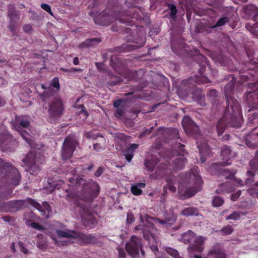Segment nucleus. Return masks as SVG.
I'll use <instances>...</instances> for the list:
<instances>
[{
  "instance_id": "obj_21",
  "label": "nucleus",
  "mask_w": 258,
  "mask_h": 258,
  "mask_svg": "<svg viewBox=\"0 0 258 258\" xmlns=\"http://www.w3.org/2000/svg\"><path fill=\"white\" fill-rule=\"evenodd\" d=\"M234 190V183L232 181H227L220 184L215 192L218 194H229L233 192Z\"/></svg>"
},
{
  "instance_id": "obj_56",
  "label": "nucleus",
  "mask_w": 258,
  "mask_h": 258,
  "mask_svg": "<svg viewBox=\"0 0 258 258\" xmlns=\"http://www.w3.org/2000/svg\"><path fill=\"white\" fill-rule=\"evenodd\" d=\"M41 8L44 11L49 13L51 16H53V14L51 11V7L47 4H42L40 6Z\"/></svg>"
},
{
  "instance_id": "obj_51",
  "label": "nucleus",
  "mask_w": 258,
  "mask_h": 258,
  "mask_svg": "<svg viewBox=\"0 0 258 258\" xmlns=\"http://www.w3.org/2000/svg\"><path fill=\"white\" fill-rule=\"evenodd\" d=\"M205 96L204 95H202V94H199L197 96V102L201 106H206V103L205 102Z\"/></svg>"
},
{
  "instance_id": "obj_4",
  "label": "nucleus",
  "mask_w": 258,
  "mask_h": 258,
  "mask_svg": "<svg viewBox=\"0 0 258 258\" xmlns=\"http://www.w3.org/2000/svg\"><path fill=\"white\" fill-rule=\"evenodd\" d=\"M181 241L184 244H190L187 247L188 250L190 252H201L204 250L203 244L204 239L203 237H196L195 233L191 230H188L182 234Z\"/></svg>"
},
{
  "instance_id": "obj_59",
  "label": "nucleus",
  "mask_w": 258,
  "mask_h": 258,
  "mask_svg": "<svg viewBox=\"0 0 258 258\" xmlns=\"http://www.w3.org/2000/svg\"><path fill=\"white\" fill-rule=\"evenodd\" d=\"M241 194V190H239L231 195V200L232 201H236Z\"/></svg>"
},
{
  "instance_id": "obj_15",
  "label": "nucleus",
  "mask_w": 258,
  "mask_h": 258,
  "mask_svg": "<svg viewBox=\"0 0 258 258\" xmlns=\"http://www.w3.org/2000/svg\"><path fill=\"white\" fill-rule=\"evenodd\" d=\"M41 87L43 89L47 90L42 94V97L43 98L49 97L59 90V79L57 77H55L51 81L49 86H47V85L42 84Z\"/></svg>"
},
{
  "instance_id": "obj_17",
  "label": "nucleus",
  "mask_w": 258,
  "mask_h": 258,
  "mask_svg": "<svg viewBox=\"0 0 258 258\" xmlns=\"http://www.w3.org/2000/svg\"><path fill=\"white\" fill-rule=\"evenodd\" d=\"M27 202L28 204L32 206L41 212V215L43 216L45 215L46 211L49 213L51 211V207L47 202H43L42 205H40L38 202L31 198H27Z\"/></svg>"
},
{
  "instance_id": "obj_14",
  "label": "nucleus",
  "mask_w": 258,
  "mask_h": 258,
  "mask_svg": "<svg viewBox=\"0 0 258 258\" xmlns=\"http://www.w3.org/2000/svg\"><path fill=\"white\" fill-rule=\"evenodd\" d=\"M182 125L187 134L195 136L199 135L200 131L199 126L188 116H185L183 117L182 120Z\"/></svg>"
},
{
  "instance_id": "obj_34",
  "label": "nucleus",
  "mask_w": 258,
  "mask_h": 258,
  "mask_svg": "<svg viewBox=\"0 0 258 258\" xmlns=\"http://www.w3.org/2000/svg\"><path fill=\"white\" fill-rule=\"evenodd\" d=\"M16 121L17 123L19 122L18 124L21 127L27 128L29 126L30 124V119L27 116L22 115L16 116Z\"/></svg>"
},
{
  "instance_id": "obj_38",
  "label": "nucleus",
  "mask_w": 258,
  "mask_h": 258,
  "mask_svg": "<svg viewBox=\"0 0 258 258\" xmlns=\"http://www.w3.org/2000/svg\"><path fill=\"white\" fill-rule=\"evenodd\" d=\"M198 58L201 60V62L199 63V67H200L199 72L200 74H202L205 71L206 66L208 64V59L202 55H199Z\"/></svg>"
},
{
  "instance_id": "obj_26",
  "label": "nucleus",
  "mask_w": 258,
  "mask_h": 258,
  "mask_svg": "<svg viewBox=\"0 0 258 258\" xmlns=\"http://www.w3.org/2000/svg\"><path fill=\"white\" fill-rule=\"evenodd\" d=\"M138 47L136 45H131L128 43L123 44L120 46L116 47L113 48H110L108 50L109 52H123L125 51H131L136 49Z\"/></svg>"
},
{
  "instance_id": "obj_3",
  "label": "nucleus",
  "mask_w": 258,
  "mask_h": 258,
  "mask_svg": "<svg viewBox=\"0 0 258 258\" xmlns=\"http://www.w3.org/2000/svg\"><path fill=\"white\" fill-rule=\"evenodd\" d=\"M241 110H239L238 113L233 114L232 109L226 107L225 112L222 118L219 119L216 125L218 135L220 137L224 133L226 127L228 125L235 127L239 128L241 126L240 116Z\"/></svg>"
},
{
  "instance_id": "obj_47",
  "label": "nucleus",
  "mask_w": 258,
  "mask_h": 258,
  "mask_svg": "<svg viewBox=\"0 0 258 258\" xmlns=\"http://www.w3.org/2000/svg\"><path fill=\"white\" fill-rule=\"evenodd\" d=\"M241 214H243V213L239 211H234L226 218V220H239L241 218Z\"/></svg>"
},
{
  "instance_id": "obj_12",
  "label": "nucleus",
  "mask_w": 258,
  "mask_h": 258,
  "mask_svg": "<svg viewBox=\"0 0 258 258\" xmlns=\"http://www.w3.org/2000/svg\"><path fill=\"white\" fill-rule=\"evenodd\" d=\"M231 150L229 146H224L221 148V156L222 161L214 163L211 164V168L216 170H220V167L228 165L231 164Z\"/></svg>"
},
{
  "instance_id": "obj_58",
  "label": "nucleus",
  "mask_w": 258,
  "mask_h": 258,
  "mask_svg": "<svg viewBox=\"0 0 258 258\" xmlns=\"http://www.w3.org/2000/svg\"><path fill=\"white\" fill-rule=\"evenodd\" d=\"M135 220V218L134 214L132 213H127L126 217V223L130 224L133 223Z\"/></svg>"
},
{
  "instance_id": "obj_11",
  "label": "nucleus",
  "mask_w": 258,
  "mask_h": 258,
  "mask_svg": "<svg viewBox=\"0 0 258 258\" xmlns=\"http://www.w3.org/2000/svg\"><path fill=\"white\" fill-rule=\"evenodd\" d=\"M72 238L82 244H88L95 243L96 238L91 234H86L76 231L66 230V238Z\"/></svg>"
},
{
  "instance_id": "obj_20",
  "label": "nucleus",
  "mask_w": 258,
  "mask_h": 258,
  "mask_svg": "<svg viewBox=\"0 0 258 258\" xmlns=\"http://www.w3.org/2000/svg\"><path fill=\"white\" fill-rule=\"evenodd\" d=\"M207 95L212 104V110H215V111L219 110L220 103L217 90L216 89H211L207 93Z\"/></svg>"
},
{
  "instance_id": "obj_1",
  "label": "nucleus",
  "mask_w": 258,
  "mask_h": 258,
  "mask_svg": "<svg viewBox=\"0 0 258 258\" xmlns=\"http://www.w3.org/2000/svg\"><path fill=\"white\" fill-rule=\"evenodd\" d=\"M140 17L139 13L134 8L123 11L117 12L115 10L103 11L98 16L94 17V22L100 26H108L117 21L119 23L131 25L130 19L138 20Z\"/></svg>"
},
{
  "instance_id": "obj_57",
  "label": "nucleus",
  "mask_w": 258,
  "mask_h": 258,
  "mask_svg": "<svg viewBox=\"0 0 258 258\" xmlns=\"http://www.w3.org/2000/svg\"><path fill=\"white\" fill-rule=\"evenodd\" d=\"M124 96H130V100H134V99H137V98H141V95L135 94L134 91H132L131 92H129L127 93H125V94H124Z\"/></svg>"
},
{
  "instance_id": "obj_43",
  "label": "nucleus",
  "mask_w": 258,
  "mask_h": 258,
  "mask_svg": "<svg viewBox=\"0 0 258 258\" xmlns=\"http://www.w3.org/2000/svg\"><path fill=\"white\" fill-rule=\"evenodd\" d=\"M229 22V19L227 17L221 18L216 23L215 25L209 27L210 28L214 29L216 27L223 26Z\"/></svg>"
},
{
  "instance_id": "obj_62",
  "label": "nucleus",
  "mask_w": 258,
  "mask_h": 258,
  "mask_svg": "<svg viewBox=\"0 0 258 258\" xmlns=\"http://www.w3.org/2000/svg\"><path fill=\"white\" fill-rule=\"evenodd\" d=\"M171 48L172 50V51L175 54H176L177 55H179L181 54V51L182 50V49L181 48L176 49V48L175 47V46L173 42L171 43Z\"/></svg>"
},
{
  "instance_id": "obj_44",
  "label": "nucleus",
  "mask_w": 258,
  "mask_h": 258,
  "mask_svg": "<svg viewBox=\"0 0 258 258\" xmlns=\"http://www.w3.org/2000/svg\"><path fill=\"white\" fill-rule=\"evenodd\" d=\"M224 202V200L222 197L215 196L213 198L212 205L214 207H218L222 206Z\"/></svg>"
},
{
  "instance_id": "obj_64",
  "label": "nucleus",
  "mask_w": 258,
  "mask_h": 258,
  "mask_svg": "<svg viewBox=\"0 0 258 258\" xmlns=\"http://www.w3.org/2000/svg\"><path fill=\"white\" fill-rule=\"evenodd\" d=\"M118 258H125L126 253L124 249L122 248H118Z\"/></svg>"
},
{
  "instance_id": "obj_5",
  "label": "nucleus",
  "mask_w": 258,
  "mask_h": 258,
  "mask_svg": "<svg viewBox=\"0 0 258 258\" xmlns=\"http://www.w3.org/2000/svg\"><path fill=\"white\" fill-rule=\"evenodd\" d=\"M235 81L236 80L234 79V77L232 76V80L225 86L224 89L227 103L226 107L232 109L233 114H237L239 110H241L239 102L233 97ZM234 115L235 116L236 115Z\"/></svg>"
},
{
  "instance_id": "obj_6",
  "label": "nucleus",
  "mask_w": 258,
  "mask_h": 258,
  "mask_svg": "<svg viewBox=\"0 0 258 258\" xmlns=\"http://www.w3.org/2000/svg\"><path fill=\"white\" fill-rule=\"evenodd\" d=\"M110 62L111 67L118 74H122L126 73L125 76L127 78V81L136 79L137 71L133 70L126 71L125 62L118 56L115 55L111 56Z\"/></svg>"
},
{
  "instance_id": "obj_50",
  "label": "nucleus",
  "mask_w": 258,
  "mask_h": 258,
  "mask_svg": "<svg viewBox=\"0 0 258 258\" xmlns=\"http://www.w3.org/2000/svg\"><path fill=\"white\" fill-rule=\"evenodd\" d=\"M145 165L146 167V168L149 170V171H152L153 170L155 166V163L153 161H151L149 159H146L145 160Z\"/></svg>"
},
{
  "instance_id": "obj_29",
  "label": "nucleus",
  "mask_w": 258,
  "mask_h": 258,
  "mask_svg": "<svg viewBox=\"0 0 258 258\" xmlns=\"http://www.w3.org/2000/svg\"><path fill=\"white\" fill-rule=\"evenodd\" d=\"M180 214L185 217L197 216L199 215V210L198 208L189 207L182 210Z\"/></svg>"
},
{
  "instance_id": "obj_8",
  "label": "nucleus",
  "mask_w": 258,
  "mask_h": 258,
  "mask_svg": "<svg viewBox=\"0 0 258 258\" xmlns=\"http://www.w3.org/2000/svg\"><path fill=\"white\" fill-rule=\"evenodd\" d=\"M125 249L133 258L140 257V250L142 256L144 257L145 255V252L143 249L142 240L136 236L131 237L130 241L125 244Z\"/></svg>"
},
{
  "instance_id": "obj_63",
  "label": "nucleus",
  "mask_w": 258,
  "mask_h": 258,
  "mask_svg": "<svg viewBox=\"0 0 258 258\" xmlns=\"http://www.w3.org/2000/svg\"><path fill=\"white\" fill-rule=\"evenodd\" d=\"M111 30L114 32H121L122 28L120 26H118V24L115 23L111 26Z\"/></svg>"
},
{
  "instance_id": "obj_25",
  "label": "nucleus",
  "mask_w": 258,
  "mask_h": 258,
  "mask_svg": "<svg viewBox=\"0 0 258 258\" xmlns=\"http://www.w3.org/2000/svg\"><path fill=\"white\" fill-rule=\"evenodd\" d=\"M168 165L165 163H161L158 166L155 172L151 176L153 178L160 179L164 177L168 172L167 171Z\"/></svg>"
},
{
  "instance_id": "obj_22",
  "label": "nucleus",
  "mask_w": 258,
  "mask_h": 258,
  "mask_svg": "<svg viewBox=\"0 0 258 258\" xmlns=\"http://www.w3.org/2000/svg\"><path fill=\"white\" fill-rule=\"evenodd\" d=\"M244 12L247 16L249 19L253 20L254 21L257 20L258 18V8L253 5H249L245 6L244 8Z\"/></svg>"
},
{
  "instance_id": "obj_53",
  "label": "nucleus",
  "mask_w": 258,
  "mask_h": 258,
  "mask_svg": "<svg viewBox=\"0 0 258 258\" xmlns=\"http://www.w3.org/2000/svg\"><path fill=\"white\" fill-rule=\"evenodd\" d=\"M168 7L170 10V16L172 19L176 18V14L177 13V9L176 6L174 4H169Z\"/></svg>"
},
{
  "instance_id": "obj_10",
  "label": "nucleus",
  "mask_w": 258,
  "mask_h": 258,
  "mask_svg": "<svg viewBox=\"0 0 258 258\" xmlns=\"http://www.w3.org/2000/svg\"><path fill=\"white\" fill-rule=\"evenodd\" d=\"M195 182L194 186L186 188L185 191L181 188L180 185L178 187V192L181 200H184L192 197L197 192L201 189L202 185L203 183L202 178L198 175L194 174Z\"/></svg>"
},
{
  "instance_id": "obj_39",
  "label": "nucleus",
  "mask_w": 258,
  "mask_h": 258,
  "mask_svg": "<svg viewBox=\"0 0 258 258\" xmlns=\"http://www.w3.org/2000/svg\"><path fill=\"white\" fill-rule=\"evenodd\" d=\"M9 205L17 210H19L23 207L25 203H27V199L25 200H17L9 202Z\"/></svg>"
},
{
  "instance_id": "obj_60",
  "label": "nucleus",
  "mask_w": 258,
  "mask_h": 258,
  "mask_svg": "<svg viewBox=\"0 0 258 258\" xmlns=\"http://www.w3.org/2000/svg\"><path fill=\"white\" fill-rule=\"evenodd\" d=\"M18 245L20 247V251L25 253L27 254L29 253V250L24 246V244L22 242L19 241L18 242Z\"/></svg>"
},
{
  "instance_id": "obj_16",
  "label": "nucleus",
  "mask_w": 258,
  "mask_h": 258,
  "mask_svg": "<svg viewBox=\"0 0 258 258\" xmlns=\"http://www.w3.org/2000/svg\"><path fill=\"white\" fill-rule=\"evenodd\" d=\"M63 110L62 101L58 98H55L49 105L48 113L53 118L58 117L61 115Z\"/></svg>"
},
{
  "instance_id": "obj_48",
  "label": "nucleus",
  "mask_w": 258,
  "mask_h": 258,
  "mask_svg": "<svg viewBox=\"0 0 258 258\" xmlns=\"http://www.w3.org/2000/svg\"><path fill=\"white\" fill-rule=\"evenodd\" d=\"M165 251L168 254L175 258L180 257L179 256L178 252L175 249H173L171 247H167L165 248Z\"/></svg>"
},
{
  "instance_id": "obj_18",
  "label": "nucleus",
  "mask_w": 258,
  "mask_h": 258,
  "mask_svg": "<svg viewBox=\"0 0 258 258\" xmlns=\"http://www.w3.org/2000/svg\"><path fill=\"white\" fill-rule=\"evenodd\" d=\"M206 258H226V254L224 249L216 243L209 250Z\"/></svg>"
},
{
  "instance_id": "obj_54",
  "label": "nucleus",
  "mask_w": 258,
  "mask_h": 258,
  "mask_svg": "<svg viewBox=\"0 0 258 258\" xmlns=\"http://www.w3.org/2000/svg\"><path fill=\"white\" fill-rule=\"evenodd\" d=\"M251 177V178H247L245 180L244 183L241 180H239L238 183L241 186L244 185V184L246 185L247 186L251 185L254 182V180L253 179V177H252V176Z\"/></svg>"
},
{
  "instance_id": "obj_19",
  "label": "nucleus",
  "mask_w": 258,
  "mask_h": 258,
  "mask_svg": "<svg viewBox=\"0 0 258 258\" xmlns=\"http://www.w3.org/2000/svg\"><path fill=\"white\" fill-rule=\"evenodd\" d=\"M210 82V80L205 76L203 75H195L194 77H190L188 79L184 80L182 82V84L183 85H191L192 86H195V85L192 84L193 83H195L197 84H203L206 83H209Z\"/></svg>"
},
{
  "instance_id": "obj_9",
  "label": "nucleus",
  "mask_w": 258,
  "mask_h": 258,
  "mask_svg": "<svg viewBox=\"0 0 258 258\" xmlns=\"http://www.w3.org/2000/svg\"><path fill=\"white\" fill-rule=\"evenodd\" d=\"M7 17L8 24L7 27L13 34L16 33L20 20V11L12 4L8 6Z\"/></svg>"
},
{
  "instance_id": "obj_33",
  "label": "nucleus",
  "mask_w": 258,
  "mask_h": 258,
  "mask_svg": "<svg viewBox=\"0 0 258 258\" xmlns=\"http://www.w3.org/2000/svg\"><path fill=\"white\" fill-rule=\"evenodd\" d=\"M249 165L252 170H248L247 174L248 175L253 177L255 174V172L258 171V157H255L253 159L251 160L249 162Z\"/></svg>"
},
{
  "instance_id": "obj_27",
  "label": "nucleus",
  "mask_w": 258,
  "mask_h": 258,
  "mask_svg": "<svg viewBox=\"0 0 258 258\" xmlns=\"http://www.w3.org/2000/svg\"><path fill=\"white\" fill-rule=\"evenodd\" d=\"M101 40L99 38H92L86 39L85 41L79 45V47L82 48L94 47L98 44Z\"/></svg>"
},
{
  "instance_id": "obj_37",
  "label": "nucleus",
  "mask_w": 258,
  "mask_h": 258,
  "mask_svg": "<svg viewBox=\"0 0 258 258\" xmlns=\"http://www.w3.org/2000/svg\"><path fill=\"white\" fill-rule=\"evenodd\" d=\"M92 186L93 187V189L89 192L86 200L92 199L94 196L96 197L99 194L100 187L98 184L94 182L92 184Z\"/></svg>"
},
{
  "instance_id": "obj_31",
  "label": "nucleus",
  "mask_w": 258,
  "mask_h": 258,
  "mask_svg": "<svg viewBox=\"0 0 258 258\" xmlns=\"http://www.w3.org/2000/svg\"><path fill=\"white\" fill-rule=\"evenodd\" d=\"M107 76L110 79L106 82L107 87L108 88L116 86L122 81V80L119 77L113 75L112 73L108 72Z\"/></svg>"
},
{
  "instance_id": "obj_28",
  "label": "nucleus",
  "mask_w": 258,
  "mask_h": 258,
  "mask_svg": "<svg viewBox=\"0 0 258 258\" xmlns=\"http://www.w3.org/2000/svg\"><path fill=\"white\" fill-rule=\"evenodd\" d=\"M13 128L20 134L23 139L25 140L28 144H30L32 141L29 138V134L25 130L21 127L20 125H18L17 123H13Z\"/></svg>"
},
{
  "instance_id": "obj_49",
  "label": "nucleus",
  "mask_w": 258,
  "mask_h": 258,
  "mask_svg": "<svg viewBox=\"0 0 258 258\" xmlns=\"http://www.w3.org/2000/svg\"><path fill=\"white\" fill-rule=\"evenodd\" d=\"M184 147L185 146L180 143H177L174 145V148L178 150L177 152L179 154H182L181 156H184V154L186 153Z\"/></svg>"
},
{
  "instance_id": "obj_23",
  "label": "nucleus",
  "mask_w": 258,
  "mask_h": 258,
  "mask_svg": "<svg viewBox=\"0 0 258 258\" xmlns=\"http://www.w3.org/2000/svg\"><path fill=\"white\" fill-rule=\"evenodd\" d=\"M137 144H131L130 146L125 147L122 150V155L128 162H131L134 156L135 150L138 148Z\"/></svg>"
},
{
  "instance_id": "obj_24",
  "label": "nucleus",
  "mask_w": 258,
  "mask_h": 258,
  "mask_svg": "<svg viewBox=\"0 0 258 258\" xmlns=\"http://www.w3.org/2000/svg\"><path fill=\"white\" fill-rule=\"evenodd\" d=\"M197 147L199 149L201 163H204L206 160V156H211V149L209 145L206 143H203L200 145H198Z\"/></svg>"
},
{
  "instance_id": "obj_41",
  "label": "nucleus",
  "mask_w": 258,
  "mask_h": 258,
  "mask_svg": "<svg viewBox=\"0 0 258 258\" xmlns=\"http://www.w3.org/2000/svg\"><path fill=\"white\" fill-rule=\"evenodd\" d=\"M147 241H149V246L150 248V249L152 250V251L155 252V254L156 253V252H158V247L156 244L158 243V237L157 236V240H153L152 238H151L150 240L146 239Z\"/></svg>"
},
{
  "instance_id": "obj_45",
  "label": "nucleus",
  "mask_w": 258,
  "mask_h": 258,
  "mask_svg": "<svg viewBox=\"0 0 258 258\" xmlns=\"http://www.w3.org/2000/svg\"><path fill=\"white\" fill-rule=\"evenodd\" d=\"M49 183L51 185V186L52 187L51 191H54L56 190H59L64 184V181L63 180L60 179Z\"/></svg>"
},
{
  "instance_id": "obj_30",
  "label": "nucleus",
  "mask_w": 258,
  "mask_h": 258,
  "mask_svg": "<svg viewBox=\"0 0 258 258\" xmlns=\"http://www.w3.org/2000/svg\"><path fill=\"white\" fill-rule=\"evenodd\" d=\"M56 235L51 236L54 243L58 246H63L64 241L61 240V239L64 238V231L57 230L56 231Z\"/></svg>"
},
{
  "instance_id": "obj_55",
  "label": "nucleus",
  "mask_w": 258,
  "mask_h": 258,
  "mask_svg": "<svg viewBox=\"0 0 258 258\" xmlns=\"http://www.w3.org/2000/svg\"><path fill=\"white\" fill-rule=\"evenodd\" d=\"M131 192L135 196H139L142 194V190L134 185L131 186Z\"/></svg>"
},
{
  "instance_id": "obj_61",
  "label": "nucleus",
  "mask_w": 258,
  "mask_h": 258,
  "mask_svg": "<svg viewBox=\"0 0 258 258\" xmlns=\"http://www.w3.org/2000/svg\"><path fill=\"white\" fill-rule=\"evenodd\" d=\"M31 226L32 228L38 230H43L44 229L43 226L37 222H32Z\"/></svg>"
},
{
  "instance_id": "obj_42",
  "label": "nucleus",
  "mask_w": 258,
  "mask_h": 258,
  "mask_svg": "<svg viewBox=\"0 0 258 258\" xmlns=\"http://www.w3.org/2000/svg\"><path fill=\"white\" fill-rule=\"evenodd\" d=\"M166 181L167 184L164 187L171 191L172 192L174 193L176 191V188L174 186V183L173 180L171 178H166Z\"/></svg>"
},
{
  "instance_id": "obj_52",
  "label": "nucleus",
  "mask_w": 258,
  "mask_h": 258,
  "mask_svg": "<svg viewBox=\"0 0 258 258\" xmlns=\"http://www.w3.org/2000/svg\"><path fill=\"white\" fill-rule=\"evenodd\" d=\"M247 192L251 197L253 198H256L258 199V189L255 188L253 187H250L247 188Z\"/></svg>"
},
{
  "instance_id": "obj_40",
  "label": "nucleus",
  "mask_w": 258,
  "mask_h": 258,
  "mask_svg": "<svg viewBox=\"0 0 258 258\" xmlns=\"http://www.w3.org/2000/svg\"><path fill=\"white\" fill-rule=\"evenodd\" d=\"M165 219H166L167 224H172L176 221L177 216L173 212H171L165 216Z\"/></svg>"
},
{
  "instance_id": "obj_36",
  "label": "nucleus",
  "mask_w": 258,
  "mask_h": 258,
  "mask_svg": "<svg viewBox=\"0 0 258 258\" xmlns=\"http://www.w3.org/2000/svg\"><path fill=\"white\" fill-rule=\"evenodd\" d=\"M22 161L27 166H32L36 163V157L34 153L30 152Z\"/></svg>"
},
{
  "instance_id": "obj_2",
  "label": "nucleus",
  "mask_w": 258,
  "mask_h": 258,
  "mask_svg": "<svg viewBox=\"0 0 258 258\" xmlns=\"http://www.w3.org/2000/svg\"><path fill=\"white\" fill-rule=\"evenodd\" d=\"M140 219L141 223L136 226L135 230H141L145 239L150 240L152 238L153 240H157L156 235L157 229L155 227L154 224L149 221L153 220L155 223L160 225L167 224L166 219L161 220L159 218L151 217L148 215H145L144 217L141 214L140 215Z\"/></svg>"
},
{
  "instance_id": "obj_35",
  "label": "nucleus",
  "mask_w": 258,
  "mask_h": 258,
  "mask_svg": "<svg viewBox=\"0 0 258 258\" xmlns=\"http://www.w3.org/2000/svg\"><path fill=\"white\" fill-rule=\"evenodd\" d=\"M83 223L86 228L92 229L97 223V221L93 215H89L87 218L83 219Z\"/></svg>"
},
{
  "instance_id": "obj_7",
  "label": "nucleus",
  "mask_w": 258,
  "mask_h": 258,
  "mask_svg": "<svg viewBox=\"0 0 258 258\" xmlns=\"http://www.w3.org/2000/svg\"><path fill=\"white\" fill-rule=\"evenodd\" d=\"M0 168L8 172L6 178L9 180L11 184L16 186L19 184L21 179V175L10 162H6L3 159L0 158Z\"/></svg>"
},
{
  "instance_id": "obj_46",
  "label": "nucleus",
  "mask_w": 258,
  "mask_h": 258,
  "mask_svg": "<svg viewBox=\"0 0 258 258\" xmlns=\"http://www.w3.org/2000/svg\"><path fill=\"white\" fill-rule=\"evenodd\" d=\"M233 228L231 225H227L223 227L220 230V232L223 235H228L233 232Z\"/></svg>"
},
{
  "instance_id": "obj_32",
  "label": "nucleus",
  "mask_w": 258,
  "mask_h": 258,
  "mask_svg": "<svg viewBox=\"0 0 258 258\" xmlns=\"http://www.w3.org/2000/svg\"><path fill=\"white\" fill-rule=\"evenodd\" d=\"M187 162V159L184 156H179L173 162L174 167L176 170L183 169Z\"/></svg>"
},
{
  "instance_id": "obj_13",
  "label": "nucleus",
  "mask_w": 258,
  "mask_h": 258,
  "mask_svg": "<svg viewBox=\"0 0 258 258\" xmlns=\"http://www.w3.org/2000/svg\"><path fill=\"white\" fill-rule=\"evenodd\" d=\"M66 165L68 164L71 161L70 158L78 145L76 137L74 135H69L66 138Z\"/></svg>"
}]
</instances>
